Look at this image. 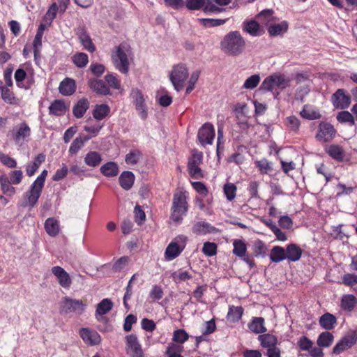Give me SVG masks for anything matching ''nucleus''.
<instances>
[{
	"instance_id": "nucleus-1",
	"label": "nucleus",
	"mask_w": 357,
	"mask_h": 357,
	"mask_svg": "<svg viewBox=\"0 0 357 357\" xmlns=\"http://www.w3.org/2000/svg\"><path fill=\"white\" fill-rule=\"evenodd\" d=\"M112 61L116 70L127 74L133 61L131 48L127 43H121L114 47L111 52Z\"/></svg>"
},
{
	"instance_id": "nucleus-2",
	"label": "nucleus",
	"mask_w": 357,
	"mask_h": 357,
	"mask_svg": "<svg viewBox=\"0 0 357 357\" xmlns=\"http://www.w3.org/2000/svg\"><path fill=\"white\" fill-rule=\"evenodd\" d=\"M188 195L186 191L181 189L176 190L173 195L171 207L170 220L176 223H181L188 209Z\"/></svg>"
},
{
	"instance_id": "nucleus-3",
	"label": "nucleus",
	"mask_w": 357,
	"mask_h": 357,
	"mask_svg": "<svg viewBox=\"0 0 357 357\" xmlns=\"http://www.w3.org/2000/svg\"><path fill=\"white\" fill-rule=\"evenodd\" d=\"M220 46L225 53L231 56H238L243 52L245 48V41L238 31H231L224 37Z\"/></svg>"
},
{
	"instance_id": "nucleus-4",
	"label": "nucleus",
	"mask_w": 357,
	"mask_h": 357,
	"mask_svg": "<svg viewBox=\"0 0 357 357\" xmlns=\"http://www.w3.org/2000/svg\"><path fill=\"white\" fill-rule=\"evenodd\" d=\"M290 84V79L284 75L280 73H275L266 77L262 82L259 89L264 91L276 92L278 95V90H283Z\"/></svg>"
},
{
	"instance_id": "nucleus-5",
	"label": "nucleus",
	"mask_w": 357,
	"mask_h": 357,
	"mask_svg": "<svg viewBox=\"0 0 357 357\" xmlns=\"http://www.w3.org/2000/svg\"><path fill=\"white\" fill-rule=\"evenodd\" d=\"M188 77V69L183 63L174 65L169 73V79L174 89L177 91H180L183 89L184 84Z\"/></svg>"
},
{
	"instance_id": "nucleus-6",
	"label": "nucleus",
	"mask_w": 357,
	"mask_h": 357,
	"mask_svg": "<svg viewBox=\"0 0 357 357\" xmlns=\"http://www.w3.org/2000/svg\"><path fill=\"white\" fill-rule=\"evenodd\" d=\"M188 241L187 236L178 235L167 245L165 252V259L172 261L176 258L184 250Z\"/></svg>"
},
{
	"instance_id": "nucleus-7",
	"label": "nucleus",
	"mask_w": 357,
	"mask_h": 357,
	"mask_svg": "<svg viewBox=\"0 0 357 357\" xmlns=\"http://www.w3.org/2000/svg\"><path fill=\"white\" fill-rule=\"evenodd\" d=\"M130 96L138 116L141 119L146 120L148 117V107L146 103V97L137 89L132 90Z\"/></svg>"
},
{
	"instance_id": "nucleus-8",
	"label": "nucleus",
	"mask_w": 357,
	"mask_h": 357,
	"mask_svg": "<svg viewBox=\"0 0 357 357\" xmlns=\"http://www.w3.org/2000/svg\"><path fill=\"white\" fill-rule=\"evenodd\" d=\"M357 342V332L350 331L347 333L335 344L333 353L339 355L351 348Z\"/></svg>"
},
{
	"instance_id": "nucleus-9",
	"label": "nucleus",
	"mask_w": 357,
	"mask_h": 357,
	"mask_svg": "<svg viewBox=\"0 0 357 357\" xmlns=\"http://www.w3.org/2000/svg\"><path fill=\"white\" fill-rule=\"evenodd\" d=\"M335 135L336 130L334 126L328 122L322 121L318 126L315 138L319 142L326 143L331 142Z\"/></svg>"
},
{
	"instance_id": "nucleus-10",
	"label": "nucleus",
	"mask_w": 357,
	"mask_h": 357,
	"mask_svg": "<svg viewBox=\"0 0 357 357\" xmlns=\"http://www.w3.org/2000/svg\"><path fill=\"white\" fill-rule=\"evenodd\" d=\"M85 307L86 304H84L81 300L65 297L62 302L61 310L66 314L73 312L77 314H81L84 311Z\"/></svg>"
},
{
	"instance_id": "nucleus-11",
	"label": "nucleus",
	"mask_w": 357,
	"mask_h": 357,
	"mask_svg": "<svg viewBox=\"0 0 357 357\" xmlns=\"http://www.w3.org/2000/svg\"><path fill=\"white\" fill-rule=\"evenodd\" d=\"M203 153L199 151H195L190 158L188 165V169L190 175L194 178L203 177L202 169L199 167L202 162Z\"/></svg>"
},
{
	"instance_id": "nucleus-12",
	"label": "nucleus",
	"mask_w": 357,
	"mask_h": 357,
	"mask_svg": "<svg viewBox=\"0 0 357 357\" xmlns=\"http://www.w3.org/2000/svg\"><path fill=\"white\" fill-rule=\"evenodd\" d=\"M185 5L189 10H199L204 8L205 12H220L221 9L212 0H186Z\"/></svg>"
},
{
	"instance_id": "nucleus-13",
	"label": "nucleus",
	"mask_w": 357,
	"mask_h": 357,
	"mask_svg": "<svg viewBox=\"0 0 357 357\" xmlns=\"http://www.w3.org/2000/svg\"><path fill=\"white\" fill-rule=\"evenodd\" d=\"M198 140L202 146L211 145L215 138V128L210 123H204L198 131Z\"/></svg>"
},
{
	"instance_id": "nucleus-14",
	"label": "nucleus",
	"mask_w": 357,
	"mask_h": 357,
	"mask_svg": "<svg viewBox=\"0 0 357 357\" xmlns=\"http://www.w3.org/2000/svg\"><path fill=\"white\" fill-rule=\"evenodd\" d=\"M331 102L336 109H344L349 107L351 97L344 89H340L332 96Z\"/></svg>"
},
{
	"instance_id": "nucleus-15",
	"label": "nucleus",
	"mask_w": 357,
	"mask_h": 357,
	"mask_svg": "<svg viewBox=\"0 0 357 357\" xmlns=\"http://www.w3.org/2000/svg\"><path fill=\"white\" fill-rule=\"evenodd\" d=\"M51 272L61 287L66 289H70L73 283L72 278L62 267L59 266H53Z\"/></svg>"
},
{
	"instance_id": "nucleus-16",
	"label": "nucleus",
	"mask_w": 357,
	"mask_h": 357,
	"mask_svg": "<svg viewBox=\"0 0 357 357\" xmlns=\"http://www.w3.org/2000/svg\"><path fill=\"white\" fill-rule=\"evenodd\" d=\"M79 335L82 340L89 346L98 345L100 344L102 340L100 334L97 331L88 328L80 329Z\"/></svg>"
},
{
	"instance_id": "nucleus-17",
	"label": "nucleus",
	"mask_w": 357,
	"mask_h": 357,
	"mask_svg": "<svg viewBox=\"0 0 357 357\" xmlns=\"http://www.w3.org/2000/svg\"><path fill=\"white\" fill-rule=\"evenodd\" d=\"M43 187L40 186L36 183H33L30 187V190L27 191L25 194V197L26 198V205L30 207H33L42 192Z\"/></svg>"
},
{
	"instance_id": "nucleus-18",
	"label": "nucleus",
	"mask_w": 357,
	"mask_h": 357,
	"mask_svg": "<svg viewBox=\"0 0 357 357\" xmlns=\"http://www.w3.org/2000/svg\"><path fill=\"white\" fill-rule=\"evenodd\" d=\"M113 307V303L109 298H104L97 305L95 316L100 321L102 316L108 313Z\"/></svg>"
},
{
	"instance_id": "nucleus-19",
	"label": "nucleus",
	"mask_w": 357,
	"mask_h": 357,
	"mask_svg": "<svg viewBox=\"0 0 357 357\" xmlns=\"http://www.w3.org/2000/svg\"><path fill=\"white\" fill-rule=\"evenodd\" d=\"M30 128L25 123H22L17 130L13 133V139L17 144H21L30 136Z\"/></svg>"
},
{
	"instance_id": "nucleus-20",
	"label": "nucleus",
	"mask_w": 357,
	"mask_h": 357,
	"mask_svg": "<svg viewBox=\"0 0 357 357\" xmlns=\"http://www.w3.org/2000/svg\"><path fill=\"white\" fill-rule=\"evenodd\" d=\"M59 89L62 95L70 96L75 91V82L71 78H66L60 83Z\"/></svg>"
},
{
	"instance_id": "nucleus-21",
	"label": "nucleus",
	"mask_w": 357,
	"mask_h": 357,
	"mask_svg": "<svg viewBox=\"0 0 357 357\" xmlns=\"http://www.w3.org/2000/svg\"><path fill=\"white\" fill-rule=\"evenodd\" d=\"M45 229L50 236H57L60 231V224L54 218H49L45 222Z\"/></svg>"
},
{
	"instance_id": "nucleus-22",
	"label": "nucleus",
	"mask_w": 357,
	"mask_h": 357,
	"mask_svg": "<svg viewBox=\"0 0 357 357\" xmlns=\"http://www.w3.org/2000/svg\"><path fill=\"white\" fill-rule=\"evenodd\" d=\"M68 108L63 100H56L52 102L49 107L50 114L55 116L64 115Z\"/></svg>"
},
{
	"instance_id": "nucleus-23",
	"label": "nucleus",
	"mask_w": 357,
	"mask_h": 357,
	"mask_svg": "<svg viewBox=\"0 0 357 357\" xmlns=\"http://www.w3.org/2000/svg\"><path fill=\"white\" fill-rule=\"evenodd\" d=\"M286 256L288 260L291 261H298L302 255L303 251L300 247L296 244H289L285 250Z\"/></svg>"
},
{
	"instance_id": "nucleus-24",
	"label": "nucleus",
	"mask_w": 357,
	"mask_h": 357,
	"mask_svg": "<svg viewBox=\"0 0 357 357\" xmlns=\"http://www.w3.org/2000/svg\"><path fill=\"white\" fill-rule=\"evenodd\" d=\"M301 116L308 120L319 119L321 117L319 111L314 106L305 105L300 112Z\"/></svg>"
},
{
	"instance_id": "nucleus-25",
	"label": "nucleus",
	"mask_w": 357,
	"mask_h": 357,
	"mask_svg": "<svg viewBox=\"0 0 357 357\" xmlns=\"http://www.w3.org/2000/svg\"><path fill=\"white\" fill-rule=\"evenodd\" d=\"M119 183L121 186L124 190H129L133 185L135 181V176L132 172L130 171H125L121 173L119 178Z\"/></svg>"
},
{
	"instance_id": "nucleus-26",
	"label": "nucleus",
	"mask_w": 357,
	"mask_h": 357,
	"mask_svg": "<svg viewBox=\"0 0 357 357\" xmlns=\"http://www.w3.org/2000/svg\"><path fill=\"white\" fill-rule=\"evenodd\" d=\"M102 161L101 155L95 151L87 153L84 158V163L91 167H98Z\"/></svg>"
},
{
	"instance_id": "nucleus-27",
	"label": "nucleus",
	"mask_w": 357,
	"mask_h": 357,
	"mask_svg": "<svg viewBox=\"0 0 357 357\" xmlns=\"http://www.w3.org/2000/svg\"><path fill=\"white\" fill-rule=\"evenodd\" d=\"M326 152L333 159L342 161L344 156L342 148L337 144H331L325 148Z\"/></svg>"
},
{
	"instance_id": "nucleus-28",
	"label": "nucleus",
	"mask_w": 357,
	"mask_h": 357,
	"mask_svg": "<svg viewBox=\"0 0 357 357\" xmlns=\"http://www.w3.org/2000/svg\"><path fill=\"white\" fill-rule=\"evenodd\" d=\"M337 323L336 317L330 313H325L319 319L320 326L326 330L333 329Z\"/></svg>"
},
{
	"instance_id": "nucleus-29",
	"label": "nucleus",
	"mask_w": 357,
	"mask_h": 357,
	"mask_svg": "<svg viewBox=\"0 0 357 357\" xmlns=\"http://www.w3.org/2000/svg\"><path fill=\"white\" fill-rule=\"evenodd\" d=\"M89 107V102L86 98H82L78 100L74 106L73 112L77 118L82 117Z\"/></svg>"
},
{
	"instance_id": "nucleus-30",
	"label": "nucleus",
	"mask_w": 357,
	"mask_h": 357,
	"mask_svg": "<svg viewBox=\"0 0 357 357\" xmlns=\"http://www.w3.org/2000/svg\"><path fill=\"white\" fill-rule=\"evenodd\" d=\"M258 340L261 345L266 349L276 346L278 342V338L275 335L268 333L260 335Z\"/></svg>"
},
{
	"instance_id": "nucleus-31",
	"label": "nucleus",
	"mask_w": 357,
	"mask_h": 357,
	"mask_svg": "<svg viewBox=\"0 0 357 357\" xmlns=\"http://www.w3.org/2000/svg\"><path fill=\"white\" fill-rule=\"evenodd\" d=\"M90 139L89 137L79 136L76 137L72 142L68 152L71 155L76 154L85 144L86 142Z\"/></svg>"
},
{
	"instance_id": "nucleus-32",
	"label": "nucleus",
	"mask_w": 357,
	"mask_h": 357,
	"mask_svg": "<svg viewBox=\"0 0 357 357\" xmlns=\"http://www.w3.org/2000/svg\"><path fill=\"white\" fill-rule=\"evenodd\" d=\"M79 40L85 50L90 52L96 51V47L92 42L90 36L84 31L79 33Z\"/></svg>"
},
{
	"instance_id": "nucleus-33",
	"label": "nucleus",
	"mask_w": 357,
	"mask_h": 357,
	"mask_svg": "<svg viewBox=\"0 0 357 357\" xmlns=\"http://www.w3.org/2000/svg\"><path fill=\"white\" fill-rule=\"evenodd\" d=\"M357 304V298L352 294H345L341 299V307L346 311H351Z\"/></svg>"
},
{
	"instance_id": "nucleus-34",
	"label": "nucleus",
	"mask_w": 357,
	"mask_h": 357,
	"mask_svg": "<svg viewBox=\"0 0 357 357\" xmlns=\"http://www.w3.org/2000/svg\"><path fill=\"white\" fill-rule=\"evenodd\" d=\"M288 26L287 22L283 21L279 24H270L268 31L271 36H279L287 32Z\"/></svg>"
},
{
	"instance_id": "nucleus-35",
	"label": "nucleus",
	"mask_w": 357,
	"mask_h": 357,
	"mask_svg": "<svg viewBox=\"0 0 357 357\" xmlns=\"http://www.w3.org/2000/svg\"><path fill=\"white\" fill-rule=\"evenodd\" d=\"M126 340L127 354L142 349L136 335L133 334L128 335L126 337Z\"/></svg>"
},
{
	"instance_id": "nucleus-36",
	"label": "nucleus",
	"mask_w": 357,
	"mask_h": 357,
	"mask_svg": "<svg viewBox=\"0 0 357 357\" xmlns=\"http://www.w3.org/2000/svg\"><path fill=\"white\" fill-rule=\"evenodd\" d=\"M91 89L98 93L106 95L109 93V89L102 81L97 79H91L89 82Z\"/></svg>"
},
{
	"instance_id": "nucleus-37",
	"label": "nucleus",
	"mask_w": 357,
	"mask_h": 357,
	"mask_svg": "<svg viewBox=\"0 0 357 357\" xmlns=\"http://www.w3.org/2000/svg\"><path fill=\"white\" fill-rule=\"evenodd\" d=\"M100 172L105 176H115L119 173V167L116 162H108L100 167Z\"/></svg>"
},
{
	"instance_id": "nucleus-38",
	"label": "nucleus",
	"mask_w": 357,
	"mask_h": 357,
	"mask_svg": "<svg viewBox=\"0 0 357 357\" xmlns=\"http://www.w3.org/2000/svg\"><path fill=\"white\" fill-rule=\"evenodd\" d=\"M110 112L109 107L106 104L96 105L93 111V116L96 120H102L105 119Z\"/></svg>"
},
{
	"instance_id": "nucleus-39",
	"label": "nucleus",
	"mask_w": 357,
	"mask_h": 357,
	"mask_svg": "<svg viewBox=\"0 0 357 357\" xmlns=\"http://www.w3.org/2000/svg\"><path fill=\"white\" fill-rule=\"evenodd\" d=\"M286 252L285 250L280 246H274L270 254V259L273 262H280L286 259Z\"/></svg>"
},
{
	"instance_id": "nucleus-40",
	"label": "nucleus",
	"mask_w": 357,
	"mask_h": 357,
	"mask_svg": "<svg viewBox=\"0 0 357 357\" xmlns=\"http://www.w3.org/2000/svg\"><path fill=\"white\" fill-rule=\"evenodd\" d=\"M264 320L261 317H255L249 324V329L255 333H262L266 331L264 326Z\"/></svg>"
},
{
	"instance_id": "nucleus-41",
	"label": "nucleus",
	"mask_w": 357,
	"mask_h": 357,
	"mask_svg": "<svg viewBox=\"0 0 357 357\" xmlns=\"http://www.w3.org/2000/svg\"><path fill=\"white\" fill-rule=\"evenodd\" d=\"M10 181L6 175L0 176V184L2 192L7 196H13L15 193V189L10 185Z\"/></svg>"
},
{
	"instance_id": "nucleus-42",
	"label": "nucleus",
	"mask_w": 357,
	"mask_h": 357,
	"mask_svg": "<svg viewBox=\"0 0 357 357\" xmlns=\"http://www.w3.org/2000/svg\"><path fill=\"white\" fill-rule=\"evenodd\" d=\"M233 253L238 257H243L245 256L247 252V246L245 242L240 239H236L233 241Z\"/></svg>"
},
{
	"instance_id": "nucleus-43",
	"label": "nucleus",
	"mask_w": 357,
	"mask_h": 357,
	"mask_svg": "<svg viewBox=\"0 0 357 357\" xmlns=\"http://www.w3.org/2000/svg\"><path fill=\"white\" fill-rule=\"evenodd\" d=\"M183 349V347L182 345L171 342L168 344L165 354L167 357H183L181 356Z\"/></svg>"
},
{
	"instance_id": "nucleus-44",
	"label": "nucleus",
	"mask_w": 357,
	"mask_h": 357,
	"mask_svg": "<svg viewBox=\"0 0 357 357\" xmlns=\"http://www.w3.org/2000/svg\"><path fill=\"white\" fill-rule=\"evenodd\" d=\"M243 30L253 36H260L261 31L256 21H250L244 24Z\"/></svg>"
},
{
	"instance_id": "nucleus-45",
	"label": "nucleus",
	"mask_w": 357,
	"mask_h": 357,
	"mask_svg": "<svg viewBox=\"0 0 357 357\" xmlns=\"http://www.w3.org/2000/svg\"><path fill=\"white\" fill-rule=\"evenodd\" d=\"M333 335L329 332L321 333L317 340V343L319 347H328L333 342Z\"/></svg>"
},
{
	"instance_id": "nucleus-46",
	"label": "nucleus",
	"mask_w": 357,
	"mask_h": 357,
	"mask_svg": "<svg viewBox=\"0 0 357 357\" xmlns=\"http://www.w3.org/2000/svg\"><path fill=\"white\" fill-rule=\"evenodd\" d=\"M242 314L243 308L241 307L231 306L229 309L227 318L231 322H236L241 319Z\"/></svg>"
},
{
	"instance_id": "nucleus-47",
	"label": "nucleus",
	"mask_w": 357,
	"mask_h": 357,
	"mask_svg": "<svg viewBox=\"0 0 357 357\" xmlns=\"http://www.w3.org/2000/svg\"><path fill=\"white\" fill-rule=\"evenodd\" d=\"M102 127L103 125L100 123H93L92 121H89L87 124L84 126V130L91 135L89 136L91 139L93 137L97 136Z\"/></svg>"
},
{
	"instance_id": "nucleus-48",
	"label": "nucleus",
	"mask_w": 357,
	"mask_h": 357,
	"mask_svg": "<svg viewBox=\"0 0 357 357\" xmlns=\"http://www.w3.org/2000/svg\"><path fill=\"white\" fill-rule=\"evenodd\" d=\"M189 338V335L183 329H177L174 331L172 340L177 342V344L181 345Z\"/></svg>"
},
{
	"instance_id": "nucleus-49",
	"label": "nucleus",
	"mask_w": 357,
	"mask_h": 357,
	"mask_svg": "<svg viewBox=\"0 0 357 357\" xmlns=\"http://www.w3.org/2000/svg\"><path fill=\"white\" fill-rule=\"evenodd\" d=\"M255 164L261 174H268L273 170L272 164L265 158L256 160Z\"/></svg>"
},
{
	"instance_id": "nucleus-50",
	"label": "nucleus",
	"mask_w": 357,
	"mask_h": 357,
	"mask_svg": "<svg viewBox=\"0 0 357 357\" xmlns=\"http://www.w3.org/2000/svg\"><path fill=\"white\" fill-rule=\"evenodd\" d=\"M273 13V11L271 10H264L258 15L257 19L264 25H270L275 20Z\"/></svg>"
},
{
	"instance_id": "nucleus-51",
	"label": "nucleus",
	"mask_w": 357,
	"mask_h": 357,
	"mask_svg": "<svg viewBox=\"0 0 357 357\" xmlns=\"http://www.w3.org/2000/svg\"><path fill=\"white\" fill-rule=\"evenodd\" d=\"M130 259L124 256L118 259L113 264L112 270L115 272H120L128 266Z\"/></svg>"
},
{
	"instance_id": "nucleus-52",
	"label": "nucleus",
	"mask_w": 357,
	"mask_h": 357,
	"mask_svg": "<svg viewBox=\"0 0 357 357\" xmlns=\"http://www.w3.org/2000/svg\"><path fill=\"white\" fill-rule=\"evenodd\" d=\"M1 89V98L7 103L9 104H17L18 100L14 96V93L9 89L2 86Z\"/></svg>"
},
{
	"instance_id": "nucleus-53",
	"label": "nucleus",
	"mask_w": 357,
	"mask_h": 357,
	"mask_svg": "<svg viewBox=\"0 0 357 357\" xmlns=\"http://www.w3.org/2000/svg\"><path fill=\"white\" fill-rule=\"evenodd\" d=\"M253 253L256 257L264 256L267 248L265 243L261 240H256L252 245Z\"/></svg>"
},
{
	"instance_id": "nucleus-54",
	"label": "nucleus",
	"mask_w": 357,
	"mask_h": 357,
	"mask_svg": "<svg viewBox=\"0 0 357 357\" xmlns=\"http://www.w3.org/2000/svg\"><path fill=\"white\" fill-rule=\"evenodd\" d=\"M337 120L340 123H347L350 126L355 124L354 116L348 111H342L337 115Z\"/></svg>"
},
{
	"instance_id": "nucleus-55",
	"label": "nucleus",
	"mask_w": 357,
	"mask_h": 357,
	"mask_svg": "<svg viewBox=\"0 0 357 357\" xmlns=\"http://www.w3.org/2000/svg\"><path fill=\"white\" fill-rule=\"evenodd\" d=\"M224 193L228 201H232L236 197V186L232 183H227L223 187Z\"/></svg>"
},
{
	"instance_id": "nucleus-56",
	"label": "nucleus",
	"mask_w": 357,
	"mask_h": 357,
	"mask_svg": "<svg viewBox=\"0 0 357 357\" xmlns=\"http://www.w3.org/2000/svg\"><path fill=\"white\" fill-rule=\"evenodd\" d=\"M29 68L26 66V68H18L15 73V79L17 86L19 87H25L23 81L26 77L27 72L26 70H28Z\"/></svg>"
},
{
	"instance_id": "nucleus-57",
	"label": "nucleus",
	"mask_w": 357,
	"mask_h": 357,
	"mask_svg": "<svg viewBox=\"0 0 357 357\" xmlns=\"http://www.w3.org/2000/svg\"><path fill=\"white\" fill-rule=\"evenodd\" d=\"M44 26L41 24L37 31V33L35 36L33 40V48H34V55L36 56L37 54L39 52V49L42 45V37L43 34Z\"/></svg>"
},
{
	"instance_id": "nucleus-58",
	"label": "nucleus",
	"mask_w": 357,
	"mask_h": 357,
	"mask_svg": "<svg viewBox=\"0 0 357 357\" xmlns=\"http://www.w3.org/2000/svg\"><path fill=\"white\" fill-rule=\"evenodd\" d=\"M73 61L77 67L82 68L88 63L89 59L86 54L79 52L73 56Z\"/></svg>"
},
{
	"instance_id": "nucleus-59",
	"label": "nucleus",
	"mask_w": 357,
	"mask_h": 357,
	"mask_svg": "<svg viewBox=\"0 0 357 357\" xmlns=\"http://www.w3.org/2000/svg\"><path fill=\"white\" fill-rule=\"evenodd\" d=\"M141 157L142 153L139 151H131L126 155L125 161L128 165H135L139 162Z\"/></svg>"
},
{
	"instance_id": "nucleus-60",
	"label": "nucleus",
	"mask_w": 357,
	"mask_h": 357,
	"mask_svg": "<svg viewBox=\"0 0 357 357\" xmlns=\"http://www.w3.org/2000/svg\"><path fill=\"white\" fill-rule=\"evenodd\" d=\"M260 77L259 75H253L249 77L244 82L243 88L245 89H253L259 84Z\"/></svg>"
},
{
	"instance_id": "nucleus-61",
	"label": "nucleus",
	"mask_w": 357,
	"mask_h": 357,
	"mask_svg": "<svg viewBox=\"0 0 357 357\" xmlns=\"http://www.w3.org/2000/svg\"><path fill=\"white\" fill-rule=\"evenodd\" d=\"M202 252L206 256H214L217 252V245L214 243L206 242L203 245Z\"/></svg>"
},
{
	"instance_id": "nucleus-62",
	"label": "nucleus",
	"mask_w": 357,
	"mask_h": 357,
	"mask_svg": "<svg viewBox=\"0 0 357 357\" xmlns=\"http://www.w3.org/2000/svg\"><path fill=\"white\" fill-rule=\"evenodd\" d=\"M199 75L200 72L199 70H195L191 73L185 91L187 94H189L194 89L195 85L199 79Z\"/></svg>"
},
{
	"instance_id": "nucleus-63",
	"label": "nucleus",
	"mask_w": 357,
	"mask_h": 357,
	"mask_svg": "<svg viewBox=\"0 0 357 357\" xmlns=\"http://www.w3.org/2000/svg\"><path fill=\"white\" fill-rule=\"evenodd\" d=\"M105 79L109 86L115 89H120V82L118 79L116 75L114 73H108L105 76Z\"/></svg>"
},
{
	"instance_id": "nucleus-64",
	"label": "nucleus",
	"mask_w": 357,
	"mask_h": 357,
	"mask_svg": "<svg viewBox=\"0 0 357 357\" xmlns=\"http://www.w3.org/2000/svg\"><path fill=\"white\" fill-rule=\"evenodd\" d=\"M172 278L174 281H185L192 278L191 275L187 271L178 270L172 273Z\"/></svg>"
}]
</instances>
